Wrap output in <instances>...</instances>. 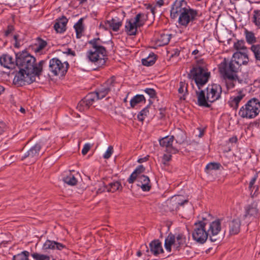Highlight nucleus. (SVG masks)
Masks as SVG:
<instances>
[{"instance_id": "nucleus-2", "label": "nucleus", "mask_w": 260, "mask_h": 260, "mask_svg": "<svg viewBox=\"0 0 260 260\" xmlns=\"http://www.w3.org/2000/svg\"><path fill=\"white\" fill-rule=\"evenodd\" d=\"M189 79L193 80L198 89H200L208 81L210 72L208 71L203 59L197 61V64L190 70L188 74Z\"/></svg>"}, {"instance_id": "nucleus-47", "label": "nucleus", "mask_w": 260, "mask_h": 260, "mask_svg": "<svg viewBox=\"0 0 260 260\" xmlns=\"http://www.w3.org/2000/svg\"><path fill=\"white\" fill-rule=\"evenodd\" d=\"M46 45H47V43L46 41H45L42 39L39 40L38 44L37 47L36 49V52L40 51L41 50L44 49Z\"/></svg>"}, {"instance_id": "nucleus-32", "label": "nucleus", "mask_w": 260, "mask_h": 260, "mask_svg": "<svg viewBox=\"0 0 260 260\" xmlns=\"http://www.w3.org/2000/svg\"><path fill=\"white\" fill-rule=\"evenodd\" d=\"M84 99L86 102L90 105V106L92 105L95 101L100 100L96 91L95 92L88 93Z\"/></svg>"}, {"instance_id": "nucleus-55", "label": "nucleus", "mask_w": 260, "mask_h": 260, "mask_svg": "<svg viewBox=\"0 0 260 260\" xmlns=\"http://www.w3.org/2000/svg\"><path fill=\"white\" fill-rule=\"evenodd\" d=\"M184 140V135L182 132H181L177 136L176 142L179 143H182Z\"/></svg>"}, {"instance_id": "nucleus-40", "label": "nucleus", "mask_w": 260, "mask_h": 260, "mask_svg": "<svg viewBox=\"0 0 260 260\" xmlns=\"http://www.w3.org/2000/svg\"><path fill=\"white\" fill-rule=\"evenodd\" d=\"M29 252L23 251L20 253L13 256V260H29Z\"/></svg>"}, {"instance_id": "nucleus-51", "label": "nucleus", "mask_w": 260, "mask_h": 260, "mask_svg": "<svg viewBox=\"0 0 260 260\" xmlns=\"http://www.w3.org/2000/svg\"><path fill=\"white\" fill-rule=\"evenodd\" d=\"M91 147V145L90 144L86 143L84 145V146L82 150V154L83 155H86L87 153V152H88V151L90 150Z\"/></svg>"}, {"instance_id": "nucleus-42", "label": "nucleus", "mask_w": 260, "mask_h": 260, "mask_svg": "<svg viewBox=\"0 0 260 260\" xmlns=\"http://www.w3.org/2000/svg\"><path fill=\"white\" fill-rule=\"evenodd\" d=\"M164 0H158L156 2L155 5L153 6L152 5H149L147 7V9L150 10L151 12L154 15L155 13V10L156 9L157 7H161L162 6L164 5Z\"/></svg>"}, {"instance_id": "nucleus-44", "label": "nucleus", "mask_w": 260, "mask_h": 260, "mask_svg": "<svg viewBox=\"0 0 260 260\" xmlns=\"http://www.w3.org/2000/svg\"><path fill=\"white\" fill-rule=\"evenodd\" d=\"M178 92L184 96L187 92V85L184 82H180Z\"/></svg>"}, {"instance_id": "nucleus-62", "label": "nucleus", "mask_w": 260, "mask_h": 260, "mask_svg": "<svg viewBox=\"0 0 260 260\" xmlns=\"http://www.w3.org/2000/svg\"><path fill=\"white\" fill-rule=\"evenodd\" d=\"M4 87L3 86L0 85V95L4 92Z\"/></svg>"}, {"instance_id": "nucleus-23", "label": "nucleus", "mask_w": 260, "mask_h": 260, "mask_svg": "<svg viewBox=\"0 0 260 260\" xmlns=\"http://www.w3.org/2000/svg\"><path fill=\"white\" fill-rule=\"evenodd\" d=\"M150 252L154 255L157 256L164 252L161 243L158 240H154L149 244Z\"/></svg>"}, {"instance_id": "nucleus-50", "label": "nucleus", "mask_w": 260, "mask_h": 260, "mask_svg": "<svg viewBox=\"0 0 260 260\" xmlns=\"http://www.w3.org/2000/svg\"><path fill=\"white\" fill-rule=\"evenodd\" d=\"M107 185H106L104 182H102L100 184V188H98L96 192L99 193L105 191H107Z\"/></svg>"}, {"instance_id": "nucleus-9", "label": "nucleus", "mask_w": 260, "mask_h": 260, "mask_svg": "<svg viewBox=\"0 0 260 260\" xmlns=\"http://www.w3.org/2000/svg\"><path fill=\"white\" fill-rule=\"evenodd\" d=\"M192 236L193 239L199 243L203 244L207 241L209 235L206 228L205 221L202 220L194 223Z\"/></svg>"}, {"instance_id": "nucleus-46", "label": "nucleus", "mask_w": 260, "mask_h": 260, "mask_svg": "<svg viewBox=\"0 0 260 260\" xmlns=\"http://www.w3.org/2000/svg\"><path fill=\"white\" fill-rule=\"evenodd\" d=\"M149 110L148 107L144 108L140 112L137 116L138 120L141 121H143L145 117L147 116Z\"/></svg>"}, {"instance_id": "nucleus-49", "label": "nucleus", "mask_w": 260, "mask_h": 260, "mask_svg": "<svg viewBox=\"0 0 260 260\" xmlns=\"http://www.w3.org/2000/svg\"><path fill=\"white\" fill-rule=\"evenodd\" d=\"M145 92L148 94L151 98H155L156 95V92L153 88H146Z\"/></svg>"}, {"instance_id": "nucleus-22", "label": "nucleus", "mask_w": 260, "mask_h": 260, "mask_svg": "<svg viewBox=\"0 0 260 260\" xmlns=\"http://www.w3.org/2000/svg\"><path fill=\"white\" fill-rule=\"evenodd\" d=\"M138 185L142 188L144 191H149L151 188L150 179L147 176L140 174L138 180Z\"/></svg>"}, {"instance_id": "nucleus-20", "label": "nucleus", "mask_w": 260, "mask_h": 260, "mask_svg": "<svg viewBox=\"0 0 260 260\" xmlns=\"http://www.w3.org/2000/svg\"><path fill=\"white\" fill-rule=\"evenodd\" d=\"M198 89L196 90L198 105L201 107L209 108L211 103L207 100V94L205 95V91L201 89Z\"/></svg>"}, {"instance_id": "nucleus-37", "label": "nucleus", "mask_w": 260, "mask_h": 260, "mask_svg": "<svg viewBox=\"0 0 260 260\" xmlns=\"http://www.w3.org/2000/svg\"><path fill=\"white\" fill-rule=\"evenodd\" d=\"M250 49L254 54L256 62H260V45H252Z\"/></svg>"}, {"instance_id": "nucleus-48", "label": "nucleus", "mask_w": 260, "mask_h": 260, "mask_svg": "<svg viewBox=\"0 0 260 260\" xmlns=\"http://www.w3.org/2000/svg\"><path fill=\"white\" fill-rule=\"evenodd\" d=\"M113 153V148L112 146H109L106 152L104 154L103 157L105 159H108L111 157Z\"/></svg>"}, {"instance_id": "nucleus-15", "label": "nucleus", "mask_w": 260, "mask_h": 260, "mask_svg": "<svg viewBox=\"0 0 260 260\" xmlns=\"http://www.w3.org/2000/svg\"><path fill=\"white\" fill-rule=\"evenodd\" d=\"M188 8L185 0H176L172 6L170 16L173 19L176 18Z\"/></svg>"}, {"instance_id": "nucleus-36", "label": "nucleus", "mask_w": 260, "mask_h": 260, "mask_svg": "<svg viewBox=\"0 0 260 260\" xmlns=\"http://www.w3.org/2000/svg\"><path fill=\"white\" fill-rule=\"evenodd\" d=\"M83 18H80L74 25L77 37L78 38L80 37L81 34L83 30Z\"/></svg>"}, {"instance_id": "nucleus-4", "label": "nucleus", "mask_w": 260, "mask_h": 260, "mask_svg": "<svg viewBox=\"0 0 260 260\" xmlns=\"http://www.w3.org/2000/svg\"><path fill=\"white\" fill-rule=\"evenodd\" d=\"M100 42L99 38L90 40L89 44L92 46V49L87 52V57L89 60L99 67L105 64V57L107 54L105 48L101 45Z\"/></svg>"}, {"instance_id": "nucleus-39", "label": "nucleus", "mask_w": 260, "mask_h": 260, "mask_svg": "<svg viewBox=\"0 0 260 260\" xmlns=\"http://www.w3.org/2000/svg\"><path fill=\"white\" fill-rule=\"evenodd\" d=\"M221 165L217 162H210L206 166L205 168V172L207 173H210L212 170H219Z\"/></svg>"}, {"instance_id": "nucleus-28", "label": "nucleus", "mask_w": 260, "mask_h": 260, "mask_svg": "<svg viewBox=\"0 0 260 260\" xmlns=\"http://www.w3.org/2000/svg\"><path fill=\"white\" fill-rule=\"evenodd\" d=\"M225 81L226 87L228 89L234 88L235 86V83L238 80V76L235 75L223 76Z\"/></svg>"}, {"instance_id": "nucleus-52", "label": "nucleus", "mask_w": 260, "mask_h": 260, "mask_svg": "<svg viewBox=\"0 0 260 260\" xmlns=\"http://www.w3.org/2000/svg\"><path fill=\"white\" fill-rule=\"evenodd\" d=\"M257 178V175H255L251 179L249 185V188L250 190H252L253 188L255 187V186H253L254 184L256 179Z\"/></svg>"}, {"instance_id": "nucleus-24", "label": "nucleus", "mask_w": 260, "mask_h": 260, "mask_svg": "<svg viewBox=\"0 0 260 260\" xmlns=\"http://www.w3.org/2000/svg\"><path fill=\"white\" fill-rule=\"evenodd\" d=\"M65 247V245L61 243L49 240H46L43 246V248L44 250L56 249L59 250H61Z\"/></svg>"}, {"instance_id": "nucleus-13", "label": "nucleus", "mask_w": 260, "mask_h": 260, "mask_svg": "<svg viewBox=\"0 0 260 260\" xmlns=\"http://www.w3.org/2000/svg\"><path fill=\"white\" fill-rule=\"evenodd\" d=\"M116 83L115 77H112L96 90L100 100L105 98L110 91H115Z\"/></svg>"}, {"instance_id": "nucleus-56", "label": "nucleus", "mask_w": 260, "mask_h": 260, "mask_svg": "<svg viewBox=\"0 0 260 260\" xmlns=\"http://www.w3.org/2000/svg\"><path fill=\"white\" fill-rule=\"evenodd\" d=\"M19 35H15L13 37V39L15 41L14 46L15 47L18 48L20 46V42L18 40Z\"/></svg>"}, {"instance_id": "nucleus-7", "label": "nucleus", "mask_w": 260, "mask_h": 260, "mask_svg": "<svg viewBox=\"0 0 260 260\" xmlns=\"http://www.w3.org/2000/svg\"><path fill=\"white\" fill-rule=\"evenodd\" d=\"M186 242L185 236L182 234L173 235L170 233L165 239V247L169 252L172 251V248L174 250H179Z\"/></svg>"}, {"instance_id": "nucleus-33", "label": "nucleus", "mask_w": 260, "mask_h": 260, "mask_svg": "<svg viewBox=\"0 0 260 260\" xmlns=\"http://www.w3.org/2000/svg\"><path fill=\"white\" fill-rule=\"evenodd\" d=\"M63 180L64 183L70 185H75L77 183V179L71 172L63 178Z\"/></svg>"}, {"instance_id": "nucleus-30", "label": "nucleus", "mask_w": 260, "mask_h": 260, "mask_svg": "<svg viewBox=\"0 0 260 260\" xmlns=\"http://www.w3.org/2000/svg\"><path fill=\"white\" fill-rule=\"evenodd\" d=\"M171 38V35L169 34H161L158 38L157 44L158 46H164L169 43Z\"/></svg>"}, {"instance_id": "nucleus-29", "label": "nucleus", "mask_w": 260, "mask_h": 260, "mask_svg": "<svg viewBox=\"0 0 260 260\" xmlns=\"http://www.w3.org/2000/svg\"><path fill=\"white\" fill-rule=\"evenodd\" d=\"M244 96V94L239 93L237 95L231 97L229 101L230 106L234 109H237L239 103L243 99Z\"/></svg>"}, {"instance_id": "nucleus-25", "label": "nucleus", "mask_w": 260, "mask_h": 260, "mask_svg": "<svg viewBox=\"0 0 260 260\" xmlns=\"http://www.w3.org/2000/svg\"><path fill=\"white\" fill-rule=\"evenodd\" d=\"M230 235H236L239 233L240 230L241 222L239 219H233L229 223Z\"/></svg>"}, {"instance_id": "nucleus-21", "label": "nucleus", "mask_w": 260, "mask_h": 260, "mask_svg": "<svg viewBox=\"0 0 260 260\" xmlns=\"http://www.w3.org/2000/svg\"><path fill=\"white\" fill-rule=\"evenodd\" d=\"M121 25L122 22L117 18H115L110 20H107L104 24H101L100 26L106 30L112 29L114 31H117Z\"/></svg>"}, {"instance_id": "nucleus-43", "label": "nucleus", "mask_w": 260, "mask_h": 260, "mask_svg": "<svg viewBox=\"0 0 260 260\" xmlns=\"http://www.w3.org/2000/svg\"><path fill=\"white\" fill-rule=\"evenodd\" d=\"M234 47L238 51H245L246 49V47L245 46V42L243 40L238 41L237 42L235 43Z\"/></svg>"}, {"instance_id": "nucleus-59", "label": "nucleus", "mask_w": 260, "mask_h": 260, "mask_svg": "<svg viewBox=\"0 0 260 260\" xmlns=\"http://www.w3.org/2000/svg\"><path fill=\"white\" fill-rule=\"evenodd\" d=\"M66 53L73 56H75V52L72 50L71 49H68L67 51L66 52Z\"/></svg>"}, {"instance_id": "nucleus-58", "label": "nucleus", "mask_w": 260, "mask_h": 260, "mask_svg": "<svg viewBox=\"0 0 260 260\" xmlns=\"http://www.w3.org/2000/svg\"><path fill=\"white\" fill-rule=\"evenodd\" d=\"M165 110L164 109H159V118H162L164 117H165Z\"/></svg>"}, {"instance_id": "nucleus-18", "label": "nucleus", "mask_w": 260, "mask_h": 260, "mask_svg": "<svg viewBox=\"0 0 260 260\" xmlns=\"http://www.w3.org/2000/svg\"><path fill=\"white\" fill-rule=\"evenodd\" d=\"M174 139V137L173 136H166L159 140V144L161 147H165L166 151L169 153L175 154L178 152V150L173 146Z\"/></svg>"}, {"instance_id": "nucleus-63", "label": "nucleus", "mask_w": 260, "mask_h": 260, "mask_svg": "<svg viewBox=\"0 0 260 260\" xmlns=\"http://www.w3.org/2000/svg\"><path fill=\"white\" fill-rule=\"evenodd\" d=\"M198 53H199V50L196 49V50H194V51H193L192 54H193V55H196Z\"/></svg>"}, {"instance_id": "nucleus-60", "label": "nucleus", "mask_w": 260, "mask_h": 260, "mask_svg": "<svg viewBox=\"0 0 260 260\" xmlns=\"http://www.w3.org/2000/svg\"><path fill=\"white\" fill-rule=\"evenodd\" d=\"M147 159H148V157L146 156V157H144L143 158H139L138 159V161L139 163H142L143 162H145V161H147Z\"/></svg>"}, {"instance_id": "nucleus-8", "label": "nucleus", "mask_w": 260, "mask_h": 260, "mask_svg": "<svg viewBox=\"0 0 260 260\" xmlns=\"http://www.w3.org/2000/svg\"><path fill=\"white\" fill-rule=\"evenodd\" d=\"M147 17L143 13H139L133 19L126 21L125 29V31L129 36L136 35L138 27L143 26L146 21Z\"/></svg>"}, {"instance_id": "nucleus-53", "label": "nucleus", "mask_w": 260, "mask_h": 260, "mask_svg": "<svg viewBox=\"0 0 260 260\" xmlns=\"http://www.w3.org/2000/svg\"><path fill=\"white\" fill-rule=\"evenodd\" d=\"M14 30V27L12 25H9L7 30L5 31V36L9 37Z\"/></svg>"}, {"instance_id": "nucleus-31", "label": "nucleus", "mask_w": 260, "mask_h": 260, "mask_svg": "<svg viewBox=\"0 0 260 260\" xmlns=\"http://www.w3.org/2000/svg\"><path fill=\"white\" fill-rule=\"evenodd\" d=\"M107 188L108 192H114L117 190H121L122 187L120 182L114 181L109 183L107 185Z\"/></svg>"}, {"instance_id": "nucleus-12", "label": "nucleus", "mask_w": 260, "mask_h": 260, "mask_svg": "<svg viewBox=\"0 0 260 260\" xmlns=\"http://www.w3.org/2000/svg\"><path fill=\"white\" fill-rule=\"evenodd\" d=\"M41 149V145L40 144H35L21 157V160H26L27 164L34 163L39 157Z\"/></svg>"}, {"instance_id": "nucleus-64", "label": "nucleus", "mask_w": 260, "mask_h": 260, "mask_svg": "<svg viewBox=\"0 0 260 260\" xmlns=\"http://www.w3.org/2000/svg\"><path fill=\"white\" fill-rule=\"evenodd\" d=\"M79 3L80 4H84V3H85V2H87V0H79Z\"/></svg>"}, {"instance_id": "nucleus-17", "label": "nucleus", "mask_w": 260, "mask_h": 260, "mask_svg": "<svg viewBox=\"0 0 260 260\" xmlns=\"http://www.w3.org/2000/svg\"><path fill=\"white\" fill-rule=\"evenodd\" d=\"M258 215L257 204L256 202H253L244 207V214L243 215V219H250L256 218Z\"/></svg>"}, {"instance_id": "nucleus-11", "label": "nucleus", "mask_w": 260, "mask_h": 260, "mask_svg": "<svg viewBox=\"0 0 260 260\" xmlns=\"http://www.w3.org/2000/svg\"><path fill=\"white\" fill-rule=\"evenodd\" d=\"M199 16L198 11L190 8L189 7L183 11L181 14L178 16V23L182 26H187L190 23L197 19Z\"/></svg>"}, {"instance_id": "nucleus-27", "label": "nucleus", "mask_w": 260, "mask_h": 260, "mask_svg": "<svg viewBox=\"0 0 260 260\" xmlns=\"http://www.w3.org/2000/svg\"><path fill=\"white\" fill-rule=\"evenodd\" d=\"M144 171L145 168L142 165L139 166L128 179L127 181L128 183H133L135 180H137L138 181L140 174L143 173Z\"/></svg>"}, {"instance_id": "nucleus-41", "label": "nucleus", "mask_w": 260, "mask_h": 260, "mask_svg": "<svg viewBox=\"0 0 260 260\" xmlns=\"http://www.w3.org/2000/svg\"><path fill=\"white\" fill-rule=\"evenodd\" d=\"M90 105L86 102L84 99H82L78 103L77 108L80 111H84L88 109Z\"/></svg>"}, {"instance_id": "nucleus-10", "label": "nucleus", "mask_w": 260, "mask_h": 260, "mask_svg": "<svg viewBox=\"0 0 260 260\" xmlns=\"http://www.w3.org/2000/svg\"><path fill=\"white\" fill-rule=\"evenodd\" d=\"M69 67L68 62H62L59 59L53 58L49 61V70L54 75L64 76Z\"/></svg>"}, {"instance_id": "nucleus-34", "label": "nucleus", "mask_w": 260, "mask_h": 260, "mask_svg": "<svg viewBox=\"0 0 260 260\" xmlns=\"http://www.w3.org/2000/svg\"><path fill=\"white\" fill-rule=\"evenodd\" d=\"M156 58L154 53L150 54L149 56L142 59V63L145 66H150L153 65L155 62Z\"/></svg>"}, {"instance_id": "nucleus-5", "label": "nucleus", "mask_w": 260, "mask_h": 260, "mask_svg": "<svg viewBox=\"0 0 260 260\" xmlns=\"http://www.w3.org/2000/svg\"><path fill=\"white\" fill-rule=\"evenodd\" d=\"M212 217L210 214L206 213L202 217L203 221H205L206 228L209 237L211 242H215L217 240V236L221 230V220L216 219L210 221Z\"/></svg>"}, {"instance_id": "nucleus-57", "label": "nucleus", "mask_w": 260, "mask_h": 260, "mask_svg": "<svg viewBox=\"0 0 260 260\" xmlns=\"http://www.w3.org/2000/svg\"><path fill=\"white\" fill-rule=\"evenodd\" d=\"M5 128V125L3 122H0V135L3 134Z\"/></svg>"}, {"instance_id": "nucleus-54", "label": "nucleus", "mask_w": 260, "mask_h": 260, "mask_svg": "<svg viewBox=\"0 0 260 260\" xmlns=\"http://www.w3.org/2000/svg\"><path fill=\"white\" fill-rule=\"evenodd\" d=\"M172 155L170 154H165L163 156L162 161L164 164H166L171 159Z\"/></svg>"}, {"instance_id": "nucleus-16", "label": "nucleus", "mask_w": 260, "mask_h": 260, "mask_svg": "<svg viewBox=\"0 0 260 260\" xmlns=\"http://www.w3.org/2000/svg\"><path fill=\"white\" fill-rule=\"evenodd\" d=\"M18 54L19 53L16 54L15 58L8 54H3L0 56L1 65L9 69L15 68L17 64V56Z\"/></svg>"}, {"instance_id": "nucleus-14", "label": "nucleus", "mask_w": 260, "mask_h": 260, "mask_svg": "<svg viewBox=\"0 0 260 260\" xmlns=\"http://www.w3.org/2000/svg\"><path fill=\"white\" fill-rule=\"evenodd\" d=\"M221 92L222 88L220 85H209L206 88L207 99L212 103L220 98Z\"/></svg>"}, {"instance_id": "nucleus-35", "label": "nucleus", "mask_w": 260, "mask_h": 260, "mask_svg": "<svg viewBox=\"0 0 260 260\" xmlns=\"http://www.w3.org/2000/svg\"><path fill=\"white\" fill-rule=\"evenodd\" d=\"M245 35L246 40L248 43L252 44L256 43V38L255 37L254 34L253 32L245 29Z\"/></svg>"}, {"instance_id": "nucleus-26", "label": "nucleus", "mask_w": 260, "mask_h": 260, "mask_svg": "<svg viewBox=\"0 0 260 260\" xmlns=\"http://www.w3.org/2000/svg\"><path fill=\"white\" fill-rule=\"evenodd\" d=\"M68 22V20L65 17H62L54 24V28L57 32H62L66 30V24Z\"/></svg>"}, {"instance_id": "nucleus-3", "label": "nucleus", "mask_w": 260, "mask_h": 260, "mask_svg": "<svg viewBox=\"0 0 260 260\" xmlns=\"http://www.w3.org/2000/svg\"><path fill=\"white\" fill-rule=\"evenodd\" d=\"M240 55L241 57H244V60L242 61V63L246 64L248 61V57L247 54L245 53H234L231 60H226L225 58L219 65V71L222 76L235 75L238 76L237 73L239 71L241 63L239 60H236V57H238L240 59Z\"/></svg>"}, {"instance_id": "nucleus-6", "label": "nucleus", "mask_w": 260, "mask_h": 260, "mask_svg": "<svg viewBox=\"0 0 260 260\" xmlns=\"http://www.w3.org/2000/svg\"><path fill=\"white\" fill-rule=\"evenodd\" d=\"M260 111V102L257 99L252 98L242 106L239 115L242 118L251 119L255 117Z\"/></svg>"}, {"instance_id": "nucleus-1", "label": "nucleus", "mask_w": 260, "mask_h": 260, "mask_svg": "<svg viewBox=\"0 0 260 260\" xmlns=\"http://www.w3.org/2000/svg\"><path fill=\"white\" fill-rule=\"evenodd\" d=\"M36 62V58L27 52L19 53L17 66L20 68V71L14 78L15 84L22 85L36 81V77L41 75L46 61L42 60L38 63Z\"/></svg>"}, {"instance_id": "nucleus-38", "label": "nucleus", "mask_w": 260, "mask_h": 260, "mask_svg": "<svg viewBox=\"0 0 260 260\" xmlns=\"http://www.w3.org/2000/svg\"><path fill=\"white\" fill-rule=\"evenodd\" d=\"M145 98L144 95L138 94L135 96L130 101L131 106L134 108L136 105L145 101Z\"/></svg>"}, {"instance_id": "nucleus-61", "label": "nucleus", "mask_w": 260, "mask_h": 260, "mask_svg": "<svg viewBox=\"0 0 260 260\" xmlns=\"http://www.w3.org/2000/svg\"><path fill=\"white\" fill-rule=\"evenodd\" d=\"M230 142L231 143H236L237 141V137H232L229 140Z\"/></svg>"}, {"instance_id": "nucleus-19", "label": "nucleus", "mask_w": 260, "mask_h": 260, "mask_svg": "<svg viewBox=\"0 0 260 260\" xmlns=\"http://www.w3.org/2000/svg\"><path fill=\"white\" fill-rule=\"evenodd\" d=\"M181 196H177L172 197L166 202L167 206L171 211L176 210L180 206H182L188 201L186 200H182Z\"/></svg>"}, {"instance_id": "nucleus-45", "label": "nucleus", "mask_w": 260, "mask_h": 260, "mask_svg": "<svg viewBox=\"0 0 260 260\" xmlns=\"http://www.w3.org/2000/svg\"><path fill=\"white\" fill-rule=\"evenodd\" d=\"M253 13V22L260 28V10H254Z\"/></svg>"}]
</instances>
